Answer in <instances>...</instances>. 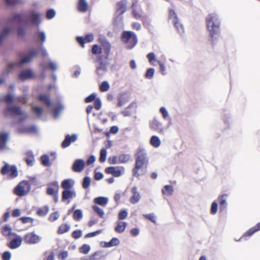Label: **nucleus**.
Returning <instances> with one entry per match:
<instances>
[{"mask_svg":"<svg viewBox=\"0 0 260 260\" xmlns=\"http://www.w3.org/2000/svg\"><path fill=\"white\" fill-rule=\"evenodd\" d=\"M148 163L146 151L143 148H139L136 158L135 167L133 170V175L138 177L144 174Z\"/></svg>","mask_w":260,"mask_h":260,"instance_id":"obj_1","label":"nucleus"},{"mask_svg":"<svg viewBox=\"0 0 260 260\" xmlns=\"http://www.w3.org/2000/svg\"><path fill=\"white\" fill-rule=\"evenodd\" d=\"M22 15L21 13H13L9 19V25L4 28L0 34V44L9 35L15 31V26L22 22Z\"/></svg>","mask_w":260,"mask_h":260,"instance_id":"obj_2","label":"nucleus"},{"mask_svg":"<svg viewBox=\"0 0 260 260\" xmlns=\"http://www.w3.org/2000/svg\"><path fill=\"white\" fill-rule=\"evenodd\" d=\"M207 29L210 37L213 39L217 36L220 31V21L217 14L210 13L206 18Z\"/></svg>","mask_w":260,"mask_h":260,"instance_id":"obj_3","label":"nucleus"},{"mask_svg":"<svg viewBox=\"0 0 260 260\" xmlns=\"http://www.w3.org/2000/svg\"><path fill=\"white\" fill-rule=\"evenodd\" d=\"M39 100L43 102L48 109L53 112L54 118H55L58 117L60 112L64 109V106L61 103H59L57 105L54 106L51 102L49 96L46 94L40 95Z\"/></svg>","mask_w":260,"mask_h":260,"instance_id":"obj_4","label":"nucleus"},{"mask_svg":"<svg viewBox=\"0 0 260 260\" xmlns=\"http://www.w3.org/2000/svg\"><path fill=\"white\" fill-rule=\"evenodd\" d=\"M121 40L126 44L127 48L129 49L134 47L138 42L136 34L130 31H126L123 32Z\"/></svg>","mask_w":260,"mask_h":260,"instance_id":"obj_5","label":"nucleus"},{"mask_svg":"<svg viewBox=\"0 0 260 260\" xmlns=\"http://www.w3.org/2000/svg\"><path fill=\"white\" fill-rule=\"evenodd\" d=\"M108 66L107 59H104L102 55L98 56L95 64L96 74L99 76L104 75L107 71Z\"/></svg>","mask_w":260,"mask_h":260,"instance_id":"obj_6","label":"nucleus"},{"mask_svg":"<svg viewBox=\"0 0 260 260\" xmlns=\"http://www.w3.org/2000/svg\"><path fill=\"white\" fill-rule=\"evenodd\" d=\"M36 52L34 51H31L29 54L24 55L21 59V60L17 63H11L9 64L8 69H7L4 72V75H7L10 71L11 69L16 66H21L24 64L28 63L35 56Z\"/></svg>","mask_w":260,"mask_h":260,"instance_id":"obj_7","label":"nucleus"},{"mask_svg":"<svg viewBox=\"0 0 260 260\" xmlns=\"http://www.w3.org/2000/svg\"><path fill=\"white\" fill-rule=\"evenodd\" d=\"M30 190V185L28 181L21 182L15 188V193L19 196H23Z\"/></svg>","mask_w":260,"mask_h":260,"instance_id":"obj_8","label":"nucleus"},{"mask_svg":"<svg viewBox=\"0 0 260 260\" xmlns=\"http://www.w3.org/2000/svg\"><path fill=\"white\" fill-rule=\"evenodd\" d=\"M149 126L151 129L157 132L158 133L163 134L170 126V124L167 126H164L161 121L154 118L149 122Z\"/></svg>","mask_w":260,"mask_h":260,"instance_id":"obj_9","label":"nucleus"},{"mask_svg":"<svg viewBox=\"0 0 260 260\" xmlns=\"http://www.w3.org/2000/svg\"><path fill=\"white\" fill-rule=\"evenodd\" d=\"M41 237L35 232L28 233L24 237L25 242L29 244L38 243L41 241Z\"/></svg>","mask_w":260,"mask_h":260,"instance_id":"obj_10","label":"nucleus"},{"mask_svg":"<svg viewBox=\"0 0 260 260\" xmlns=\"http://www.w3.org/2000/svg\"><path fill=\"white\" fill-rule=\"evenodd\" d=\"M127 2L126 0H122L117 4V15L115 21H121L122 19V15L126 10Z\"/></svg>","mask_w":260,"mask_h":260,"instance_id":"obj_11","label":"nucleus"},{"mask_svg":"<svg viewBox=\"0 0 260 260\" xmlns=\"http://www.w3.org/2000/svg\"><path fill=\"white\" fill-rule=\"evenodd\" d=\"M77 193L74 188L63 190L62 193L61 200L62 202L68 201V203H70V200L75 198Z\"/></svg>","mask_w":260,"mask_h":260,"instance_id":"obj_12","label":"nucleus"},{"mask_svg":"<svg viewBox=\"0 0 260 260\" xmlns=\"http://www.w3.org/2000/svg\"><path fill=\"white\" fill-rule=\"evenodd\" d=\"M85 162L82 159H76L72 166V170L75 172H81L84 169Z\"/></svg>","mask_w":260,"mask_h":260,"instance_id":"obj_13","label":"nucleus"},{"mask_svg":"<svg viewBox=\"0 0 260 260\" xmlns=\"http://www.w3.org/2000/svg\"><path fill=\"white\" fill-rule=\"evenodd\" d=\"M34 77V73L30 69L23 70L18 75V78L21 80H29L32 79Z\"/></svg>","mask_w":260,"mask_h":260,"instance_id":"obj_14","label":"nucleus"},{"mask_svg":"<svg viewBox=\"0 0 260 260\" xmlns=\"http://www.w3.org/2000/svg\"><path fill=\"white\" fill-rule=\"evenodd\" d=\"M29 19L32 24L38 25L41 22V15L35 10H31L29 12Z\"/></svg>","mask_w":260,"mask_h":260,"instance_id":"obj_15","label":"nucleus"},{"mask_svg":"<svg viewBox=\"0 0 260 260\" xmlns=\"http://www.w3.org/2000/svg\"><path fill=\"white\" fill-rule=\"evenodd\" d=\"M124 171L123 168L118 167H110L106 169V171L107 173L111 174L114 177H120Z\"/></svg>","mask_w":260,"mask_h":260,"instance_id":"obj_16","label":"nucleus"},{"mask_svg":"<svg viewBox=\"0 0 260 260\" xmlns=\"http://www.w3.org/2000/svg\"><path fill=\"white\" fill-rule=\"evenodd\" d=\"M131 192L132 196L129 198V202L133 204H135L140 201L141 197V195L138 191L136 186H134L132 188Z\"/></svg>","mask_w":260,"mask_h":260,"instance_id":"obj_17","label":"nucleus"},{"mask_svg":"<svg viewBox=\"0 0 260 260\" xmlns=\"http://www.w3.org/2000/svg\"><path fill=\"white\" fill-rule=\"evenodd\" d=\"M137 107L136 103L133 102L122 112V114L124 116H131L136 113Z\"/></svg>","mask_w":260,"mask_h":260,"instance_id":"obj_18","label":"nucleus"},{"mask_svg":"<svg viewBox=\"0 0 260 260\" xmlns=\"http://www.w3.org/2000/svg\"><path fill=\"white\" fill-rule=\"evenodd\" d=\"M5 112L7 114H10L17 116L23 115V112L19 108L16 106H8Z\"/></svg>","mask_w":260,"mask_h":260,"instance_id":"obj_19","label":"nucleus"},{"mask_svg":"<svg viewBox=\"0 0 260 260\" xmlns=\"http://www.w3.org/2000/svg\"><path fill=\"white\" fill-rule=\"evenodd\" d=\"M100 41L102 43V51L104 53L105 58L107 59L109 56V55L111 50V45L110 44L106 41L104 39L103 40L102 39L100 40Z\"/></svg>","mask_w":260,"mask_h":260,"instance_id":"obj_20","label":"nucleus"},{"mask_svg":"<svg viewBox=\"0 0 260 260\" xmlns=\"http://www.w3.org/2000/svg\"><path fill=\"white\" fill-rule=\"evenodd\" d=\"M59 185L57 181L51 183L47 188V193L49 195L57 194L58 192Z\"/></svg>","mask_w":260,"mask_h":260,"instance_id":"obj_21","label":"nucleus"},{"mask_svg":"<svg viewBox=\"0 0 260 260\" xmlns=\"http://www.w3.org/2000/svg\"><path fill=\"white\" fill-rule=\"evenodd\" d=\"M77 139V136L76 134L72 136L67 135L65 139L62 142L61 146L63 148H66L69 146L72 142H75Z\"/></svg>","mask_w":260,"mask_h":260,"instance_id":"obj_22","label":"nucleus"},{"mask_svg":"<svg viewBox=\"0 0 260 260\" xmlns=\"http://www.w3.org/2000/svg\"><path fill=\"white\" fill-rule=\"evenodd\" d=\"M76 39L77 42L83 47L85 42H91L93 40L94 36L92 34H89L85 36V38L82 37H77Z\"/></svg>","mask_w":260,"mask_h":260,"instance_id":"obj_23","label":"nucleus"},{"mask_svg":"<svg viewBox=\"0 0 260 260\" xmlns=\"http://www.w3.org/2000/svg\"><path fill=\"white\" fill-rule=\"evenodd\" d=\"M75 182L73 179L63 180L61 182V187L63 190L73 189Z\"/></svg>","mask_w":260,"mask_h":260,"instance_id":"obj_24","label":"nucleus"},{"mask_svg":"<svg viewBox=\"0 0 260 260\" xmlns=\"http://www.w3.org/2000/svg\"><path fill=\"white\" fill-rule=\"evenodd\" d=\"M9 134L6 132L0 133V150L5 149L9 139Z\"/></svg>","mask_w":260,"mask_h":260,"instance_id":"obj_25","label":"nucleus"},{"mask_svg":"<svg viewBox=\"0 0 260 260\" xmlns=\"http://www.w3.org/2000/svg\"><path fill=\"white\" fill-rule=\"evenodd\" d=\"M228 198V194L224 193L220 195L218 197V201L220 205V210H223L227 206L226 200Z\"/></svg>","mask_w":260,"mask_h":260,"instance_id":"obj_26","label":"nucleus"},{"mask_svg":"<svg viewBox=\"0 0 260 260\" xmlns=\"http://www.w3.org/2000/svg\"><path fill=\"white\" fill-rule=\"evenodd\" d=\"M149 143L154 148H158L161 144V141L159 137L153 135L149 140Z\"/></svg>","mask_w":260,"mask_h":260,"instance_id":"obj_27","label":"nucleus"},{"mask_svg":"<svg viewBox=\"0 0 260 260\" xmlns=\"http://www.w3.org/2000/svg\"><path fill=\"white\" fill-rule=\"evenodd\" d=\"M22 242V238L20 236H17L11 241L9 246L12 249H16L21 245Z\"/></svg>","mask_w":260,"mask_h":260,"instance_id":"obj_28","label":"nucleus"},{"mask_svg":"<svg viewBox=\"0 0 260 260\" xmlns=\"http://www.w3.org/2000/svg\"><path fill=\"white\" fill-rule=\"evenodd\" d=\"M88 8V4L86 0H79L78 9L81 12H85Z\"/></svg>","mask_w":260,"mask_h":260,"instance_id":"obj_29","label":"nucleus"},{"mask_svg":"<svg viewBox=\"0 0 260 260\" xmlns=\"http://www.w3.org/2000/svg\"><path fill=\"white\" fill-rule=\"evenodd\" d=\"M106 254L103 251H97L90 256V260H99L106 256Z\"/></svg>","mask_w":260,"mask_h":260,"instance_id":"obj_30","label":"nucleus"},{"mask_svg":"<svg viewBox=\"0 0 260 260\" xmlns=\"http://www.w3.org/2000/svg\"><path fill=\"white\" fill-rule=\"evenodd\" d=\"M127 226V223L125 222L118 221L117 222V226L115 228V231L119 233H123Z\"/></svg>","mask_w":260,"mask_h":260,"instance_id":"obj_31","label":"nucleus"},{"mask_svg":"<svg viewBox=\"0 0 260 260\" xmlns=\"http://www.w3.org/2000/svg\"><path fill=\"white\" fill-rule=\"evenodd\" d=\"M109 201V199L107 197H99L95 198L94 199V202L98 204L99 205H101L102 206H106V205L108 204Z\"/></svg>","mask_w":260,"mask_h":260,"instance_id":"obj_32","label":"nucleus"},{"mask_svg":"<svg viewBox=\"0 0 260 260\" xmlns=\"http://www.w3.org/2000/svg\"><path fill=\"white\" fill-rule=\"evenodd\" d=\"M161 191L163 194L167 196H171L173 193L174 189L172 186L166 185L162 188Z\"/></svg>","mask_w":260,"mask_h":260,"instance_id":"obj_33","label":"nucleus"},{"mask_svg":"<svg viewBox=\"0 0 260 260\" xmlns=\"http://www.w3.org/2000/svg\"><path fill=\"white\" fill-rule=\"evenodd\" d=\"M169 20L174 24V25H177L179 24L176 21L179 20L177 15L174 10L170 9L169 11Z\"/></svg>","mask_w":260,"mask_h":260,"instance_id":"obj_34","label":"nucleus"},{"mask_svg":"<svg viewBox=\"0 0 260 260\" xmlns=\"http://www.w3.org/2000/svg\"><path fill=\"white\" fill-rule=\"evenodd\" d=\"M260 230V224L259 223H257L256 225L252 228L250 229L248 232H247L243 236L241 237V238H244L246 236H251L253 234H254L256 232L259 231Z\"/></svg>","mask_w":260,"mask_h":260,"instance_id":"obj_35","label":"nucleus"},{"mask_svg":"<svg viewBox=\"0 0 260 260\" xmlns=\"http://www.w3.org/2000/svg\"><path fill=\"white\" fill-rule=\"evenodd\" d=\"M137 4L136 3H134L133 4L132 8L133 12L132 14L133 16L137 19H139L141 18V12L137 10Z\"/></svg>","mask_w":260,"mask_h":260,"instance_id":"obj_36","label":"nucleus"},{"mask_svg":"<svg viewBox=\"0 0 260 260\" xmlns=\"http://www.w3.org/2000/svg\"><path fill=\"white\" fill-rule=\"evenodd\" d=\"M147 57L149 60V62L152 65V66H156L155 62H157V60L156 58V55L155 54L151 52L147 54Z\"/></svg>","mask_w":260,"mask_h":260,"instance_id":"obj_37","label":"nucleus"},{"mask_svg":"<svg viewBox=\"0 0 260 260\" xmlns=\"http://www.w3.org/2000/svg\"><path fill=\"white\" fill-rule=\"evenodd\" d=\"M49 207L48 206H44L42 208H38L37 210V214L39 216H44L49 212Z\"/></svg>","mask_w":260,"mask_h":260,"instance_id":"obj_38","label":"nucleus"},{"mask_svg":"<svg viewBox=\"0 0 260 260\" xmlns=\"http://www.w3.org/2000/svg\"><path fill=\"white\" fill-rule=\"evenodd\" d=\"M100 90L102 92L107 91L110 88V84L108 81H105L102 82L100 85Z\"/></svg>","mask_w":260,"mask_h":260,"instance_id":"obj_39","label":"nucleus"},{"mask_svg":"<svg viewBox=\"0 0 260 260\" xmlns=\"http://www.w3.org/2000/svg\"><path fill=\"white\" fill-rule=\"evenodd\" d=\"M131 159V156L128 154H121L118 157L119 163H125Z\"/></svg>","mask_w":260,"mask_h":260,"instance_id":"obj_40","label":"nucleus"},{"mask_svg":"<svg viewBox=\"0 0 260 260\" xmlns=\"http://www.w3.org/2000/svg\"><path fill=\"white\" fill-rule=\"evenodd\" d=\"M70 226L67 224H62L60 225L58 230V233L59 234H62L70 230Z\"/></svg>","mask_w":260,"mask_h":260,"instance_id":"obj_41","label":"nucleus"},{"mask_svg":"<svg viewBox=\"0 0 260 260\" xmlns=\"http://www.w3.org/2000/svg\"><path fill=\"white\" fill-rule=\"evenodd\" d=\"M41 66L43 67V68H49L52 70L53 71H55L57 68V64L53 61L49 62V66H47L46 64H44V63H41Z\"/></svg>","mask_w":260,"mask_h":260,"instance_id":"obj_42","label":"nucleus"},{"mask_svg":"<svg viewBox=\"0 0 260 260\" xmlns=\"http://www.w3.org/2000/svg\"><path fill=\"white\" fill-rule=\"evenodd\" d=\"M83 217L82 212L80 209L76 210L74 213V219L75 220L79 221Z\"/></svg>","mask_w":260,"mask_h":260,"instance_id":"obj_43","label":"nucleus"},{"mask_svg":"<svg viewBox=\"0 0 260 260\" xmlns=\"http://www.w3.org/2000/svg\"><path fill=\"white\" fill-rule=\"evenodd\" d=\"M9 176L12 178L16 177L18 175L17 169L15 166H10Z\"/></svg>","mask_w":260,"mask_h":260,"instance_id":"obj_44","label":"nucleus"},{"mask_svg":"<svg viewBox=\"0 0 260 260\" xmlns=\"http://www.w3.org/2000/svg\"><path fill=\"white\" fill-rule=\"evenodd\" d=\"M92 209L96 213L101 217L103 218L105 215V212L103 209L100 208L97 206L94 205L92 206Z\"/></svg>","mask_w":260,"mask_h":260,"instance_id":"obj_45","label":"nucleus"},{"mask_svg":"<svg viewBox=\"0 0 260 260\" xmlns=\"http://www.w3.org/2000/svg\"><path fill=\"white\" fill-rule=\"evenodd\" d=\"M218 210V204L216 201H213L211 205L210 213L212 215L215 214Z\"/></svg>","mask_w":260,"mask_h":260,"instance_id":"obj_46","label":"nucleus"},{"mask_svg":"<svg viewBox=\"0 0 260 260\" xmlns=\"http://www.w3.org/2000/svg\"><path fill=\"white\" fill-rule=\"evenodd\" d=\"M90 250V246L88 244L83 245L79 249L81 253L83 254H87Z\"/></svg>","mask_w":260,"mask_h":260,"instance_id":"obj_47","label":"nucleus"},{"mask_svg":"<svg viewBox=\"0 0 260 260\" xmlns=\"http://www.w3.org/2000/svg\"><path fill=\"white\" fill-rule=\"evenodd\" d=\"M33 112L39 117L41 116L43 113V109L39 107L32 106Z\"/></svg>","mask_w":260,"mask_h":260,"instance_id":"obj_48","label":"nucleus"},{"mask_svg":"<svg viewBox=\"0 0 260 260\" xmlns=\"http://www.w3.org/2000/svg\"><path fill=\"white\" fill-rule=\"evenodd\" d=\"M42 164L44 166H49L50 165L49 158L47 155H44L41 157Z\"/></svg>","mask_w":260,"mask_h":260,"instance_id":"obj_49","label":"nucleus"},{"mask_svg":"<svg viewBox=\"0 0 260 260\" xmlns=\"http://www.w3.org/2000/svg\"><path fill=\"white\" fill-rule=\"evenodd\" d=\"M107 151L105 149H102L100 152V161L102 162H105L106 160Z\"/></svg>","mask_w":260,"mask_h":260,"instance_id":"obj_50","label":"nucleus"},{"mask_svg":"<svg viewBox=\"0 0 260 260\" xmlns=\"http://www.w3.org/2000/svg\"><path fill=\"white\" fill-rule=\"evenodd\" d=\"M60 216V214L58 212H55L51 214L49 217V220L51 222H53L57 220Z\"/></svg>","mask_w":260,"mask_h":260,"instance_id":"obj_51","label":"nucleus"},{"mask_svg":"<svg viewBox=\"0 0 260 260\" xmlns=\"http://www.w3.org/2000/svg\"><path fill=\"white\" fill-rule=\"evenodd\" d=\"M154 69L153 68L148 69L145 74V77L147 79H151L153 78L154 74Z\"/></svg>","mask_w":260,"mask_h":260,"instance_id":"obj_52","label":"nucleus"},{"mask_svg":"<svg viewBox=\"0 0 260 260\" xmlns=\"http://www.w3.org/2000/svg\"><path fill=\"white\" fill-rule=\"evenodd\" d=\"M56 15V12L53 9H49L46 12V17L48 19L53 18Z\"/></svg>","mask_w":260,"mask_h":260,"instance_id":"obj_53","label":"nucleus"},{"mask_svg":"<svg viewBox=\"0 0 260 260\" xmlns=\"http://www.w3.org/2000/svg\"><path fill=\"white\" fill-rule=\"evenodd\" d=\"M92 52L94 54L101 53L102 52V49L98 45H94L92 48Z\"/></svg>","mask_w":260,"mask_h":260,"instance_id":"obj_54","label":"nucleus"},{"mask_svg":"<svg viewBox=\"0 0 260 260\" xmlns=\"http://www.w3.org/2000/svg\"><path fill=\"white\" fill-rule=\"evenodd\" d=\"M159 112L164 119H166L169 117V113L165 107H161L159 109Z\"/></svg>","mask_w":260,"mask_h":260,"instance_id":"obj_55","label":"nucleus"},{"mask_svg":"<svg viewBox=\"0 0 260 260\" xmlns=\"http://www.w3.org/2000/svg\"><path fill=\"white\" fill-rule=\"evenodd\" d=\"M11 232V228L9 225H5L2 230V233L5 236H9Z\"/></svg>","mask_w":260,"mask_h":260,"instance_id":"obj_56","label":"nucleus"},{"mask_svg":"<svg viewBox=\"0 0 260 260\" xmlns=\"http://www.w3.org/2000/svg\"><path fill=\"white\" fill-rule=\"evenodd\" d=\"M143 216L146 218L150 220L152 222L156 223V217H155V215H154V214L150 213V214H144Z\"/></svg>","mask_w":260,"mask_h":260,"instance_id":"obj_57","label":"nucleus"},{"mask_svg":"<svg viewBox=\"0 0 260 260\" xmlns=\"http://www.w3.org/2000/svg\"><path fill=\"white\" fill-rule=\"evenodd\" d=\"M10 166L8 164L6 163L5 166H4L1 169V173L3 175H5L7 173H9L10 171Z\"/></svg>","mask_w":260,"mask_h":260,"instance_id":"obj_58","label":"nucleus"},{"mask_svg":"<svg viewBox=\"0 0 260 260\" xmlns=\"http://www.w3.org/2000/svg\"><path fill=\"white\" fill-rule=\"evenodd\" d=\"M90 184V179L88 177H85L83 181L82 185L83 188H88Z\"/></svg>","mask_w":260,"mask_h":260,"instance_id":"obj_59","label":"nucleus"},{"mask_svg":"<svg viewBox=\"0 0 260 260\" xmlns=\"http://www.w3.org/2000/svg\"><path fill=\"white\" fill-rule=\"evenodd\" d=\"M179 24H178L177 25H174V26L178 31L179 34H182L184 32V27L183 25L181 24V23L180 22L179 20L176 21Z\"/></svg>","mask_w":260,"mask_h":260,"instance_id":"obj_60","label":"nucleus"},{"mask_svg":"<svg viewBox=\"0 0 260 260\" xmlns=\"http://www.w3.org/2000/svg\"><path fill=\"white\" fill-rule=\"evenodd\" d=\"M102 106L101 101L99 98H96L94 101V106L96 110H99L101 109Z\"/></svg>","mask_w":260,"mask_h":260,"instance_id":"obj_61","label":"nucleus"},{"mask_svg":"<svg viewBox=\"0 0 260 260\" xmlns=\"http://www.w3.org/2000/svg\"><path fill=\"white\" fill-rule=\"evenodd\" d=\"M120 241L117 238H113L110 241V245L111 247L117 246L119 244Z\"/></svg>","mask_w":260,"mask_h":260,"instance_id":"obj_62","label":"nucleus"},{"mask_svg":"<svg viewBox=\"0 0 260 260\" xmlns=\"http://www.w3.org/2000/svg\"><path fill=\"white\" fill-rule=\"evenodd\" d=\"M4 100L5 102L8 104L12 102L14 100V98L12 94L8 93L5 96Z\"/></svg>","mask_w":260,"mask_h":260,"instance_id":"obj_63","label":"nucleus"},{"mask_svg":"<svg viewBox=\"0 0 260 260\" xmlns=\"http://www.w3.org/2000/svg\"><path fill=\"white\" fill-rule=\"evenodd\" d=\"M128 213L126 210H122L119 213L118 218L120 220H123L126 218Z\"/></svg>","mask_w":260,"mask_h":260,"instance_id":"obj_64","label":"nucleus"}]
</instances>
